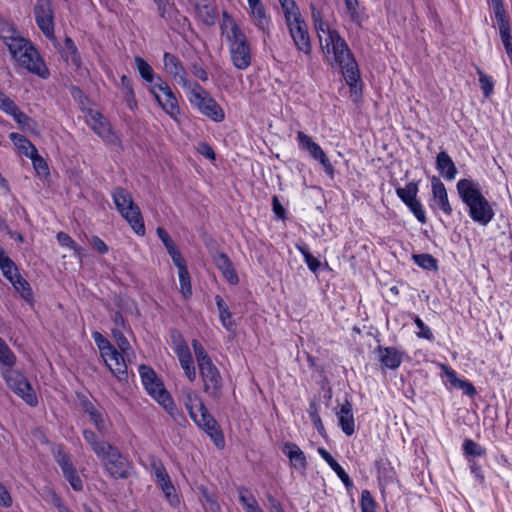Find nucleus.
<instances>
[{"label":"nucleus","mask_w":512,"mask_h":512,"mask_svg":"<svg viewBox=\"0 0 512 512\" xmlns=\"http://www.w3.org/2000/svg\"><path fill=\"white\" fill-rule=\"evenodd\" d=\"M456 190L472 221L482 226L488 225L494 218L492 204L484 196L480 184L470 178H462L456 184Z\"/></svg>","instance_id":"f257e3e1"},{"label":"nucleus","mask_w":512,"mask_h":512,"mask_svg":"<svg viewBox=\"0 0 512 512\" xmlns=\"http://www.w3.org/2000/svg\"><path fill=\"white\" fill-rule=\"evenodd\" d=\"M224 18L230 21V32L226 35L230 59L238 70H246L252 63V52L247 36L239 25L226 13Z\"/></svg>","instance_id":"f03ea898"},{"label":"nucleus","mask_w":512,"mask_h":512,"mask_svg":"<svg viewBox=\"0 0 512 512\" xmlns=\"http://www.w3.org/2000/svg\"><path fill=\"white\" fill-rule=\"evenodd\" d=\"M138 371L148 395L161 405L169 415L174 416L177 412L175 402L156 372L145 364L140 365Z\"/></svg>","instance_id":"7ed1b4c3"},{"label":"nucleus","mask_w":512,"mask_h":512,"mask_svg":"<svg viewBox=\"0 0 512 512\" xmlns=\"http://www.w3.org/2000/svg\"><path fill=\"white\" fill-rule=\"evenodd\" d=\"M111 196L120 215L137 235L143 236L145 234L144 220L140 208L134 203L130 192L122 187H116Z\"/></svg>","instance_id":"20e7f679"},{"label":"nucleus","mask_w":512,"mask_h":512,"mask_svg":"<svg viewBox=\"0 0 512 512\" xmlns=\"http://www.w3.org/2000/svg\"><path fill=\"white\" fill-rule=\"evenodd\" d=\"M92 338L105 362V365L111 373L118 381L126 382L128 380V368L122 353L118 351L100 332L94 331L92 333Z\"/></svg>","instance_id":"39448f33"},{"label":"nucleus","mask_w":512,"mask_h":512,"mask_svg":"<svg viewBox=\"0 0 512 512\" xmlns=\"http://www.w3.org/2000/svg\"><path fill=\"white\" fill-rule=\"evenodd\" d=\"M322 49L327 55H332L333 62L331 64L338 65L341 68L342 75L347 70L351 71L359 68L352 51L339 32H332L330 38H325Z\"/></svg>","instance_id":"423d86ee"},{"label":"nucleus","mask_w":512,"mask_h":512,"mask_svg":"<svg viewBox=\"0 0 512 512\" xmlns=\"http://www.w3.org/2000/svg\"><path fill=\"white\" fill-rule=\"evenodd\" d=\"M105 472L113 479H127L131 474L132 463L114 445H110L103 454L97 457Z\"/></svg>","instance_id":"0eeeda50"},{"label":"nucleus","mask_w":512,"mask_h":512,"mask_svg":"<svg viewBox=\"0 0 512 512\" xmlns=\"http://www.w3.org/2000/svg\"><path fill=\"white\" fill-rule=\"evenodd\" d=\"M189 101L201 114L214 122H222L225 112L217 101L209 95L199 84L195 83L190 91Z\"/></svg>","instance_id":"6e6552de"},{"label":"nucleus","mask_w":512,"mask_h":512,"mask_svg":"<svg viewBox=\"0 0 512 512\" xmlns=\"http://www.w3.org/2000/svg\"><path fill=\"white\" fill-rule=\"evenodd\" d=\"M2 378L7 386L20 397L27 405L35 407L38 404V398L27 377L20 371L9 368L2 370Z\"/></svg>","instance_id":"1a4fd4ad"},{"label":"nucleus","mask_w":512,"mask_h":512,"mask_svg":"<svg viewBox=\"0 0 512 512\" xmlns=\"http://www.w3.org/2000/svg\"><path fill=\"white\" fill-rule=\"evenodd\" d=\"M148 90L168 115L172 118L177 117L180 113L177 97L162 77H158L157 82L149 86Z\"/></svg>","instance_id":"9d476101"},{"label":"nucleus","mask_w":512,"mask_h":512,"mask_svg":"<svg viewBox=\"0 0 512 512\" xmlns=\"http://www.w3.org/2000/svg\"><path fill=\"white\" fill-rule=\"evenodd\" d=\"M285 23L297 50L307 56L311 55L310 36L301 12L293 15L289 20H285Z\"/></svg>","instance_id":"9b49d317"},{"label":"nucleus","mask_w":512,"mask_h":512,"mask_svg":"<svg viewBox=\"0 0 512 512\" xmlns=\"http://www.w3.org/2000/svg\"><path fill=\"white\" fill-rule=\"evenodd\" d=\"M296 139L299 149L308 152L312 159L321 164L324 172L328 176L334 177V167L321 146L303 131L297 132Z\"/></svg>","instance_id":"f8f14e48"},{"label":"nucleus","mask_w":512,"mask_h":512,"mask_svg":"<svg viewBox=\"0 0 512 512\" xmlns=\"http://www.w3.org/2000/svg\"><path fill=\"white\" fill-rule=\"evenodd\" d=\"M86 123L105 143L121 146L120 137L112 130L109 121L99 111L90 109Z\"/></svg>","instance_id":"ddd939ff"},{"label":"nucleus","mask_w":512,"mask_h":512,"mask_svg":"<svg viewBox=\"0 0 512 512\" xmlns=\"http://www.w3.org/2000/svg\"><path fill=\"white\" fill-rule=\"evenodd\" d=\"M157 5L158 13L167 25L175 32L185 30L189 21L180 13L173 0H153Z\"/></svg>","instance_id":"4468645a"},{"label":"nucleus","mask_w":512,"mask_h":512,"mask_svg":"<svg viewBox=\"0 0 512 512\" xmlns=\"http://www.w3.org/2000/svg\"><path fill=\"white\" fill-rule=\"evenodd\" d=\"M15 60L20 66L42 79H47L50 76L44 60L32 44L26 47Z\"/></svg>","instance_id":"2eb2a0df"},{"label":"nucleus","mask_w":512,"mask_h":512,"mask_svg":"<svg viewBox=\"0 0 512 512\" xmlns=\"http://www.w3.org/2000/svg\"><path fill=\"white\" fill-rule=\"evenodd\" d=\"M34 16L41 32L49 39L54 38V10L52 0H36Z\"/></svg>","instance_id":"dca6fc26"},{"label":"nucleus","mask_w":512,"mask_h":512,"mask_svg":"<svg viewBox=\"0 0 512 512\" xmlns=\"http://www.w3.org/2000/svg\"><path fill=\"white\" fill-rule=\"evenodd\" d=\"M192 420L207 434L217 448H224L225 438L222 429L216 419L209 413L208 409H204Z\"/></svg>","instance_id":"f3484780"},{"label":"nucleus","mask_w":512,"mask_h":512,"mask_svg":"<svg viewBox=\"0 0 512 512\" xmlns=\"http://www.w3.org/2000/svg\"><path fill=\"white\" fill-rule=\"evenodd\" d=\"M203 381L204 392L213 399H219L222 395V377L214 363L199 368Z\"/></svg>","instance_id":"a211bd4d"},{"label":"nucleus","mask_w":512,"mask_h":512,"mask_svg":"<svg viewBox=\"0 0 512 512\" xmlns=\"http://www.w3.org/2000/svg\"><path fill=\"white\" fill-rule=\"evenodd\" d=\"M432 197L429 200V207L436 212L442 211L446 216H451L453 213L452 206L449 202L448 193L443 182L433 176L431 179Z\"/></svg>","instance_id":"6ab92c4d"},{"label":"nucleus","mask_w":512,"mask_h":512,"mask_svg":"<svg viewBox=\"0 0 512 512\" xmlns=\"http://www.w3.org/2000/svg\"><path fill=\"white\" fill-rule=\"evenodd\" d=\"M163 65L165 71L183 88H188L191 83L188 79V74L182 65L179 58L170 53L165 52L163 54Z\"/></svg>","instance_id":"aec40b11"},{"label":"nucleus","mask_w":512,"mask_h":512,"mask_svg":"<svg viewBox=\"0 0 512 512\" xmlns=\"http://www.w3.org/2000/svg\"><path fill=\"white\" fill-rule=\"evenodd\" d=\"M249 16L258 30L269 34L271 26V17L261 0H247Z\"/></svg>","instance_id":"412c9836"},{"label":"nucleus","mask_w":512,"mask_h":512,"mask_svg":"<svg viewBox=\"0 0 512 512\" xmlns=\"http://www.w3.org/2000/svg\"><path fill=\"white\" fill-rule=\"evenodd\" d=\"M338 424L342 432L346 436H351L355 432V419L353 414V405L348 397L345 396L343 403L339 405V409L336 411Z\"/></svg>","instance_id":"4be33fe9"},{"label":"nucleus","mask_w":512,"mask_h":512,"mask_svg":"<svg viewBox=\"0 0 512 512\" xmlns=\"http://www.w3.org/2000/svg\"><path fill=\"white\" fill-rule=\"evenodd\" d=\"M382 369L396 370L403 362L404 352L396 347L377 346L375 349Z\"/></svg>","instance_id":"5701e85b"},{"label":"nucleus","mask_w":512,"mask_h":512,"mask_svg":"<svg viewBox=\"0 0 512 512\" xmlns=\"http://www.w3.org/2000/svg\"><path fill=\"white\" fill-rule=\"evenodd\" d=\"M374 466L376 469V478L379 488L384 492L389 485L395 482L396 471L387 458L376 459Z\"/></svg>","instance_id":"b1692460"},{"label":"nucleus","mask_w":512,"mask_h":512,"mask_svg":"<svg viewBox=\"0 0 512 512\" xmlns=\"http://www.w3.org/2000/svg\"><path fill=\"white\" fill-rule=\"evenodd\" d=\"M156 234L158 238L163 243L167 253L171 257L174 265L178 268L182 266H187L186 260L183 258L181 252L179 251L177 245L170 237L168 232L163 227H157Z\"/></svg>","instance_id":"393cba45"},{"label":"nucleus","mask_w":512,"mask_h":512,"mask_svg":"<svg viewBox=\"0 0 512 512\" xmlns=\"http://www.w3.org/2000/svg\"><path fill=\"white\" fill-rule=\"evenodd\" d=\"M282 452L289 458L291 466L299 471H305L308 463L304 452L294 442H285Z\"/></svg>","instance_id":"a878e982"},{"label":"nucleus","mask_w":512,"mask_h":512,"mask_svg":"<svg viewBox=\"0 0 512 512\" xmlns=\"http://www.w3.org/2000/svg\"><path fill=\"white\" fill-rule=\"evenodd\" d=\"M318 454L329 465V467L336 473L338 478L342 481L345 488L349 491L354 487L353 481L344 468L333 458V456L323 447L318 448Z\"/></svg>","instance_id":"bb28decb"},{"label":"nucleus","mask_w":512,"mask_h":512,"mask_svg":"<svg viewBox=\"0 0 512 512\" xmlns=\"http://www.w3.org/2000/svg\"><path fill=\"white\" fill-rule=\"evenodd\" d=\"M214 262L217 268L221 271L225 280L231 285H237L239 283L238 274L233 266L232 261L226 253H218L214 257Z\"/></svg>","instance_id":"cd10ccee"},{"label":"nucleus","mask_w":512,"mask_h":512,"mask_svg":"<svg viewBox=\"0 0 512 512\" xmlns=\"http://www.w3.org/2000/svg\"><path fill=\"white\" fill-rule=\"evenodd\" d=\"M435 164L437 171L445 180L452 181L455 179L458 170L446 151H441L437 154Z\"/></svg>","instance_id":"c85d7f7f"},{"label":"nucleus","mask_w":512,"mask_h":512,"mask_svg":"<svg viewBox=\"0 0 512 512\" xmlns=\"http://www.w3.org/2000/svg\"><path fill=\"white\" fill-rule=\"evenodd\" d=\"M176 354L186 377L191 381L196 379V369L191 355L190 349L187 344L178 345Z\"/></svg>","instance_id":"c756f323"},{"label":"nucleus","mask_w":512,"mask_h":512,"mask_svg":"<svg viewBox=\"0 0 512 512\" xmlns=\"http://www.w3.org/2000/svg\"><path fill=\"white\" fill-rule=\"evenodd\" d=\"M194 9L197 18L206 26H213L216 23L217 11L207 0L196 3Z\"/></svg>","instance_id":"7c9ffc66"},{"label":"nucleus","mask_w":512,"mask_h":512,"mask_svg":"<svg viewBox=\"0 0 512 512\" xmlns=\"http://www.w3.org/2000/svg\"><path fill=\"white\" fill-rule=\"evenodd\" d=\"M184 404L191 419H195L196 415L207 409L199 395L192 389L183 391Z\"/></svg>","instance_id":"2f4dec72"},{"label":"nucleus","mask_w":512,"mask_h":512,"mask_svg":"<svg viewBox=\"0 0 512 512\" xmlns=\"http://www.w3.org/2000/svg\"><path fill=\"white\" fill-rule=\"evenodd\" d=\"M62 58L76 69L80 68L82 64L80 53L70 37H66L64 40V48L61 51Z\"/></svg>","instance_id":"473e14b6"},{"label":"nucleus","mask_w":512,"mask_h":512,"mask_svg":"<svg viewBox=\"0 0 512 512\" xmlns=\"http://www.w3.org/2000/svg\"><path fill=\"white\" fill-rule=\"evenodd\" d=\"M215 303L219 312V319L222 326L227 331H234L235 322L232 319V313L229 310L228 305L220 295L215 296Z\"/></svg>","instance_id":"72a5a7b5"},{"label":"nucleus","mask_w":512,"mask_h":512,"mask_svg":"<svg viewBox=\"0 0 512 512\" xmlns=\"http://www.w3.org/2000/svg\"><path fill=\"white\" fill-rule=\"evenodd\" d=\"M346 84L350 88L351 97L357 101L362 96L361 76L359 68L354 70H347L343 75Z\"/></svg>","instance_id":"f704fd0d"},{"label":"nucleus","mask_w":512,"mask_h":512,"mask_svg":"<svg viewBox=\"0 0 512 512\" xmlns=\"http://www.w3.org/2000/svg\"><path fill=\"white\" fill-rule=\"evenodd\" d=\"M134 62L140 77L148 83L149 86L154 85V83L157 82V78L160 76L155 74L152 66L140 56H135Z\"/></svg>","instance_id":"c9c22d12"},{"label":"nucleus","mask_w":512,"mask_h":512,"mask_svg":"<svg viewBox=\"0 0 512 512\" xmlns=\"http://www.w3.org/2000/svg\"><path fill=\"white\" fill-rule=\"evenodd\" d=\"M17 362V356L9 347L6 341L0 337V370L14 368Z\"/></svg>","instance_id":"e433bc0d"},{"label":"nucleus","mask_w":512,"mask_h":512,"mask_svg":"<svg viewBox=\"0 0 512 512\" xmlns=\"http://www.w3.org/2000/svg\"><path fill=\"white\" fill-rule=\"evenodd\" d=\"M83 438L87 444H89L97 457L100 454H103L107 448H110L111 445L110 443L99 439L96 433L89 429H85L83 431Z\"/></svg>","instance_id":"4c0bfd02"},{"label":"nucleus","mask_w":512,"mask_h":512,"mask_svg":"<svg viewBox=\"0 0 512 512\" xmlns=\"http://www.w3.org/2000/svg\"><path fill=\"white\" fill-rule=\"evenodd\" d=\"M237 492L239 501L245 512H253L255 509L260 507L255 496L248 488L241 486L237 489Z\"/></svg>","instance_id":"58836bf2"},{"label":"nucleus","mask_w":512,"mask_h":512,"mask_svg":"<svg viewBox=\"0 0 512 512\" xmlns=\"http://www.w3.org/2000/svg\"><path fill=\"white\" fill-rule=\"evenodd\" d=\"M418 191V183L416 182H409L404 187L396 188V194L404 204L417 199Z\"/></svg>","instance_id":"ea45409f"},{"label":"nucleus","mask_w":512,"mask_h":512,"mask_svg":"<svg viewBox=\"0 0 512 512\" xmlns=\"http://www.w3.org/2000/svg\"><path fill=\"white\" fill-rule=\"evenodd\" d=\"M414 263L420 268L427 271H437L438 270V261L431 254L422 253V254H414L412 256Z\"/></svg>","instance_id":"a19ab883"},{"label":"nucleus","mask_w":512,"mask_h":512,"mask_svg":"<svg viewBox=\"0 0 512 512\" xmlns=\"http://www.w3.org/2000/svg\"><path fill=\"white\" fill-rule=\"evenodd\" d=\"M11 284L26 302H33V292L31 286L29 282L25 280L21 275H18L15 281H12Z\"/></svg>","instance_id":"79ce46f5"},{"label":"nucleus","mask_w":512,"mask_h":512,"mask_svg":"<svg viewBox=\"0 0 512 512\" xmlns=\"http://www.w3.org/2000/svg\"><path fill=\"white\" fill-rule=\"evenodd\" d=\"M30 41L25 39L21 34L19 33L15 37L11 38V40H8L5 42V45L7 46L10 54L15 59L26 47L30 45Z\"/></svg>","instance_id":"37998d69"},{"label":"nucleus","mask_w":512,"mask_h":512,"mask_svg":"<svg viewBox=\"0 0 512 512\" xmlns=\"http://www.w3.org/2000/svg\"><path fill=\"white\" fill-rule=\"evenodd\" d=\"M0 269L2 271L3 276L10 283H12V281H15L16 277L20 275L18 267L16 266L14 261L7 255L2 260H0Z\"/></svg>","instance_id":"c03bdc74"},{"label":"nucleus","mask_w":512,"mask_h":512,"mask_svg":"<svg viewBox=\"0 0 512 512\" xmlns=\"http://www.w3.org/2000/svg\"><path fill=\"white\" fill-rule=\"evenodd\" d=\"M0 269L2 271L3 276L10 283H12V281H15L16 277L20 275L18 267L16 266L14 261L7 255L2 260H0Z\"/></svg>","instance_id":"a18cd8bd"},{"label":"nucleus","mask_w":512,"mask_h":512,"mask_svg":"<svg viewBox=\"0 0 512 512\" xmlns=\"http://www.w3.org/2000/svg\"><path fill=\"white\" fill-rule=\"evenodd\" d=\"M26 156L31 159L33 168L39 176L46 177L49 175L48 164L44 158L38 154L36 148H33V153H26Z\"/></svg>","instance_id":"49530a36"},{"label":"nucleus","mask_w":512,"mask_h":512,"mask_svg":"<svg viewBox=\"0 0 512 512\" xmlns=\"http://www.w3.org/2000/svg\"><path fill=\"white\" fill-rule=\"evenodd\" d=\"M307 412L315 429L318 431L320 435H324L325 427L319 414V405L317 404L316 401H311L309 403Z\"/></svg>","instance_id":"de8ad7c7"},{"label":"nucleus","mask_w":512,"mask_h":512,"mask_svg":"<svg viewBox=\"0 0 512 512\" xmlns=\"http://www.w3.org/2000/svg\"><path fill=\"white\" fill-rule=\"evenodd\" d=\"M192 348L197 360L198 368L213 363L211 357L203 347V345L197 339L192 340Z\"/></svg>","instance_id":"09e8293b"},{"label":"nucleus","mask_w":512,"mask_h":512,"mask_svg":"<svg viewBox=\"0 0 512 512\" xmlns=\"http://www.w3.org/2000/svg\"><path fill=\"white\" fill-rule=\"evenodd\" d=\"M409 317L412 319L414 324L419 329V331L416 332V336L418 338L426 339L428 341L434 340V335H433L432 330L430 329V327L428 325H426L424 323V321L418 315H416L414 313H409Z\"/></svg>","instance_id":"8fccbe9b"},{"label":"nucleus","mask_w":512,"mask_h":512,"mask_svg":"<svg viewBox=\"0 0 512 512\" xmlns=\"http://www.w3.org/2000/svg\"><path fill=\"white\" fill-rule=\"evenodd\" d=\"M178 277L183 296L189 298L192 295V287L187 266L178 268Z\"/></svg>","instance_id":"3c124183"},{"label":"nucleus","mask_w":512,"mask_h":512,"mask_svg":"<svg viewBox=\"0 0 512 512\" xmlns=\"http://www.w3.org/2000/svg\"><path fill=\"white\" fill-rule=\"evenodd\" d=\"M361 512H377L378 504L371 492L367 489L362 490L360 502H359Z\"/></svg>","instance_id":"603ef678"},{"label":"nucleus","mask_w":512,"mask_h":512,"mask_svg":"<svg viewBox=\"0 0 512 512\" xmlns=\"http://www.w3.org/2000/svg\"><path fill=\"white\" fill-rule=\"evenodd\" d=\"M53 453L57 464L62 470V473H66L67 470L74 468L70 456L64 451L62 445H59Z\"/></svg>","instance_id":"864d4df0"},{"label":"nucleus","mask_w":512,"mask_h":512,"mask_svg":"<svg viewBox=\"0 0 512 512\" xmlns=\"http://www.w3.org/2000/svg\"><path fill=\"white\" fill-rule=\"evenodd\" d=\"M462 447L467 456L482 457L486 454L485 448L472 439H465Z\"/></svg>","instance_id":"5fc2aeb1"},{"label":"nucleus","mask_w":512,"mask_h":512,"mask_svg":"<svg viewBox=\"0 0 512 512\" xmlns=\"http://www.w3.org/2000/svg\"><path fill=\"white\" fill-rule=\"evenodd\" d=\"M10 139L26 156V153H33V148H36L31 141L24 135L19 133H11Z\"/></svg>","instance_id":"6e6d98bb"},{"label":"nucleus","mask_w":512,"mask_h":512,"mask_svg":"<svg viewBox=\"0 0 512 512\" xmlns=\"http://www.w3.org/2000/svg\"><path fill=\"white\" fill-rule=\"evenodd\" d=\"M344 2L346 13L349 16L350 21L360 26L362 22V16L358 11V0H344Z\"/></svg>","instance_id":"4d7b16f0"},{"label":"nucleus","mask_w":512,"mask_h":512,"mask_svg":"<svg viewBox=\"0 0 512 512\" xmlns=\"http://www.w3.org/2000/svg\"><path fill=\"white\" fill-rule=\"evenodd\" d=\"M410 212L415 216V218L420 222L421 224H425L427 221L426 212L422 205V203L417 199L408 202L405 204Z\"/></svg>","instance_id":"13d9d810"},{"label":"nucleus","mask_w":512,"mask_h":512,"mask_svg":"<svg viewBox=\"0 0 512 512\" xmlns=\"http://www.w3.org/2000/svg\"><path fill=\"white\" fill-rule=\"evenodd\" d=\"M20 32L15 28V26L6 21V20H0V38L3 40V42H7L8 40H11V38L18 35Z\"/></svg>","instance_id":"bf43d9fd"},{"label":"nucleus","mask_w":512,"mask_h":512,"mask_svg":"<svg viewBox=\"0 0 512 512\" xmlns=\"http://www.w3.org/2000/svg\"><path fill=\"white\" fill-rule=\"evenodd\" d=\"M499 35L502 41V44L505 48V51L509 57V59H512V36H511V28L509 26L500 27L499 28Z\"/></svg>","instance_id":"052dcab7"},{"label":"nucleus","mask_w":512,"mask_h":512,"mask_svg":"<svg viewBox=\"0 0 512 512\" xmlns=\"http://www.w3.org/2000/svg\"><path fill=\"white\" fill-rule=\"evenodd\" d=\"M65 479L69 482L70 486L74 491H82L83 490V481L81 477L78 475L75 467L67 470L66 473H63Z\"/></svg>","instance_id":"680f3d73"},{"label":"nucleus","mask_w":512,"mask_h":512,"mask_svg":"<svg viewBox=\"0 0 512 512\" xmlns=\"http://www.w3.org/2000/svg\"><path fill=\"white\" fill-rule=\"evenodd\" d=\"M285 20H289L293 15L300 13V9L294 0H278Z\"/></svg>","instance_id":"e2e57ef3"},{"label":"nucleus","mask_w":512,"mask_h":512,"mask_svg":"<svg viewBox=\"0 0 512 512\" xmlns=\"http://www.w3.org/2000/svg\"><path fill=\"white\" fill-rule=\"evenodd\" d=\"M494 15L498 24V27H505L510 25V21L507 17L506 10L504 8L503 2L492 5Z\"/></svg>","instance_id":"0e129e2a"},{"label":"nucleus","mask_w":512,"mask_h":512,"mask_svg":"<svg viewBox=\"0 0 512 512\" xmlns=\"http://www.w3.org/2000/svg\"><path fill=\"white\" fill-rule=\"evenodd\" d=\"M112 336L121 352H126L130 348V343L123 334V329L113 328Z\"/></svg>","instance_id":"69168bd1"},{"label":"nucleus","mask_w":512,"mask_h":512,"mask_svg":"<svg viewBox=\"0 0 512 512\" xmlns=\"http://www.w3.org/2000/svg\"><path fill=\"white\" fill-rule=\"evenodd\" d=\"M478 73H479V83H480V87L483 92V95L485 97H489L493 92L494 82L490 76L484 74L482 71H479Z\"/></svg>","instance_id":"338daca9"},{"label":"nucleus","mask_w":512,"mask_h":512,"mask_svg":"<svg viewBox=\"0 0 512 512\" xmlns=\"http://www.w3.org/2000/svg\"><path fill=\"white\" fill-rule=\"evenodd\" d=\"M56 238L61 246L68 247L73 251L80 250V246L67 233L58 232Z\"/></svg>","instance_id":"774afa93"}]
</instances>
